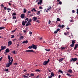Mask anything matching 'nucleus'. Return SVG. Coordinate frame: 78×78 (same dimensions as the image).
<instances>
[{"instance_id": "nucleus-38", "label": "nucleus", "mask_w": 78, "mask_h": 78, "mask_svg": "<svg viewBox=\"0 0 78 78\" xmlns=\"http://www.w3.org/2000/svg\"><path fill=\"white\" fill-rule=\"evenodd\" d=\"M65 26L64 25H62V26H61V27L62 28H64L65 27Z\"/></svg>"}, {"instance_id": "nucleus-17", "label": "nucleus", "mask_w": 78, "mask_h": 78, "mask_svg": "<svg viewBox=\"0 0 78 78\" xmlns=\"http://www.w3.org/2000/svg\"><path fill=\"white\" fill-rule=\"evenodd\" d=\"M12 19H16V16H14L13 14H12Z\"/></svg>"}, {"instance_id": "nucleus-22", "label": "nucleus", "mask_w": 78, "mask_h": 78, "mask_svg": "<svg viewBox=\"0 0 78 78\" xmlns=\"http://www.w3.org/2000/svg\"><path fill=\"white\" fill-rule=\"evenodd\" d=\"M23 13H25L27 12V10L25 9H23Z\"/></svg>"}, {"instance_id": "nucleus-13", "label": "nucleus", "mask_w": 78, "mask_h": 78, "mask_svg": "<svg viewBox=\"0 0 78 78\" xmlns=\"http://www.w3.org/2000/svg\"><path fill=\"white\" fill-rule=\"evenodd\" d=\"M5 51L6 52L8 53L9 52L10 50H9V48H7V49H5Z\"/></svg>"}, {"instance_id": "nucleus-59", "label": "nucleus", "mask_w": 78, "mask_h": 78, "mask_svg": "<svg viewBox=\"0 0 78 78\" xmlns=\"http://www.w3.org/2000/svg\"><path fill=\"white\" fill-rule=\"evenodd\" d=\"M7 9V7H4V9L5 10H6Z\"/></svg>"}, {"instance_id": "nucleus-63", "label": "nucleus", "mask_w": 78, "mask_h": 78, "mask_svg": "<svg viewBox=\"0 0 78 78\" xmlns=\"http://www.w3.org/2000/svg\"><path fill=\"white\" fill-rule=\"evenodd\" d=\"M51 23V21L50 20H49L48 21V24H50Z\"/></svg>"}, {"instance_id": "nucleus-16", "label": "nucleus", "mask_w": 78, "mask_h": 78, "mask_svg": "<svg viewBox=\"0 0 78 78\" xmlns=\"http://www.w3.org/2000/svg\"><path fill=\"white\" fill-rule=\"evenodd\" d=\"M51 76L52 77V76H54L55 74L53 73V72H51Z\"/></svg>"}, {"instance_id": "nucleus-11", "label": "nucleus", "mask_w": 78, "mask_h": 78, "mask_svg": "<svg viewBox=\"0 0 78 78\" xmlns=\"http://www.w3.org/2000/svg\"><path fill=\"white\" fill-rule=\"evenodd\" d=\"M6 48V46H1V49L2 50L5 49Z\"/></svg>"}, {"instance_id": "nucleus-23", "label": "nucleus", "mask_w": 78, "mask_h": 78, "mask_svg": "<svg viewBox=\"0 0 78 78\" xmlns=\"http://www.w3.org/2000/svg\"><path fill=\"white\" fill-rule=\"evenodd\" d=\"M17 29V28H16L14 30H12V33H13L14 32H15L16 30Z\"/></svg>"}, {"instance_id": "nucleus-47", "label": "nucleus", "mask_w": 78, "mask_h": 78, "mask_svg": "<svg viewBox=\"0 0 78 78\" xmlns=\"http://www.w3.org/2000/svg\"><path fill=\"white\" fill-rule=\"evenodd\" d=\"M29 34L32 35V31H29Z\"/></svg>"}, {"instance_id": "nucleus-30", "label": "nucleus", "mask_w": 78, "mask_h": 78, "mask_svg": "<svg viewBox=\"0 0 78 78\" xmlns=\"http://www.w3.org/2000/svg\"><path fill=\"white\" fill-rule=\"evenodd\" d=\"M58 27L61 28V25L60 24H59L58 25Z\"/></svg>"}, {"instance_id": "nucleus-41", "label": "nucleus", "mask_w": 78, "mask_h": 78, "mask_svg": "<svg viewBox=\"0 0 78 78\" xmlns=\"http://www.w3.org/2000/svg\"><path fill=\"white\" fill-rule=\"evenodd\" d=\"M15 37V36L14 35H11V38H14Z\"/></svg>"}, {"instance_id": "nucleus-58", "label": "nucleus", "mask_w": 78, "mask_h": 78, "mask_svg": "<svg viewBox=\"0 0 78 78\" xmlns=\"http://www.w3.org/2000/svg\"><path fill=\"white\" fill-rule=\"evenodd\" d=\"M3 58V57H2L0 58V62L2 60V58Z\"/></svg>"}, {"instance_id": "nucleus-60", "label": "nucleus", "mask_w": 78, "mask_h": 78, "mask_svg": "<svg viewBox=\"0 0 78 78\" xmlns=\"http://www.w3.org/2000/svg\"><path fill=\"white\" fill-rule=\"evenodd\" d=\"M32 20L31 19H30L29 20V22H31L32 21Z\"/></svg>"}, {"instance_id": "nucleus-51", "label": "nucleus", "mask_w": 78, "mask_h": 78, "mask_svg": "<svg viewBox=\"0 0 78 78\" xmlns=\"http://www.w3.org/2000/svg\"><path fill=\"white\" fill-rule=\"evenodd\" d=\"M29 25V24L28 23H27L26 25V27H27Z\"/></svg>"}, {"instance_id": "nucleus-5", "label": "nucleus", "mask_w": 78, "mask_h": 78, "mask_svg": "<svg viewBox=\"0 0 78 78\" xmlns=\"http://www.w3.org/2000/svg\"><path fill=\"white\" fill-rule=\"evenodd\" d=\"M12 64H11L10 63H8L6 65V67L7 68L9 67L10 66L12 65Z\"/></svg>"}, {"instance_id": "nucleus-45", "label": "nucleus", "mask_w": 78, "mask_h": 78, "mask_svg": "<svg viewBox=\"0 0 78 78\" xmlns=\"http://www.w3.org/2000/svg\"><path fill=\"white\" fill-rule=\"evenodd\" d=\"M13 59H12L11 60L10 63L11 64H12V62H13Z\"/></svg>"}, {"instance_id": "nucleus-50", "label": "nucleus", "mask_w": 78, "mask_h": 78, "mask_svg": "<svg viewBox=\"0 0 78 78\" xmlns=\"http://www.w3.org/2000/svg\"><path fill=\"white\" fill-rule=\"evenodd\" d=\"M8 59H10V56L9 55H8Z\"/></svg>"}, {"instance_id": "nucleus-15", "label": "nucleus", "mask_w": 78, "mask_h": 78, "mask_svg": "<svg viewBox=\"0 0 78 78\" xmlns=\"http://www.w3.org/2000/svg\"><path fill=\"white\" fill-rule=\"evenodd\" d=\"M28 41L27 40H26V41H23L22 42V43L23 44H24V43H26V44H27L28 43Z\"/></svg>"}, {"instance_id": "nucleus-31", "label": "nucleus", "mask_w": 78, "mask_h": 78, "mask_svg": "<svg viewBox=\"0 0 78 78\" xmlns=\"http://www.w3.org/2000/svg\"><path fill=\"white\" fill-rule=\"evenodd\" d=\"M5 27H0V30H2L3 29H4Z\"/></svg>"}, {"instance_id": "nucleus-42", "label": "nucleus", "mask_w": 78, "mask_h": 78, "mask_svg": "<svg viewBox=\"0 0 78 78\" xmlns=\"http://www.w3.org/2000/svg\"><path fill=\"white\" fill-rule=\"evenodd\" d=\"M36 22L38 23H40V21L39 20H37L36 21Z\"/></svg>"}, {"instance_id": "nucleus-32", "label": "nucleus", "mask_w": 78, "mask_h": 78, "mask_svg": "<svg viewBox=\"0 0 78 78\" xmlns=\"http://www.w3.org/2000/svg\"><path fill=\"white\" fill-rule=\"evenodd\" d=\"M24 20L25 21H26L27 20V21H28V20H29V18H27H27H26L25 19H24Z\"/></svg>"}, {"instance_id": "nucleus-35", "label": "nucleus", "mask_w": 78, "mask_h": 78, "mask_svg": "<svg viewBox=\"0 0 78 78\" xmlns=\"http://www.w3.org/2000/svg\"><path fill=\"white\" fill-rule=\"evenodd\" d=\"M70 47H73V46H74V44H70Z\"/></svg>"}, {"instance_id": "nucleus-34", "label": "nucleus", "mask_w": 78, "mask_h": 78, "mask_svg": "<svg viewBox=\"0 0 78 78\" xmlns=\"http://www.w3.org/2000/svg\"><path fill=\"white\" fill-rule=\"evenodd\" d=\"M36 71L38 72H39L40 71V70L39 69H37L35 70Z\"/></svg>"}, {"instance_id": "nucleus-6", "label": "nucleus", "mask_w": 78, "mask_h": 78, "mask_svg": "<svg viewBox=\"0 0 78 78\" xmlns=\"http://www.w3.org/2000/svg\"><path fill=\"white\" fill-rule=\"evenodd\" d=\"M37 20V17H33V21L36 22V20Z\"/></svg>"}, {"instance_id": "nucleus-7", "label": "nucleus", "mask_w": 78, "mask_h": 78, "mask_svg": "<svg viewBox=\"0 0 78 78\" xmlns=\"http://www.w3.org/2000/svg\"><path fill=\"white\" fill-rule=\"evenodd\" d=\"M25 16V14H22L20 15V17L22 19H23Z\"/></svg>"}, {"instance_id": "nucleus-62", "label": "nucleus", "mask_w": 78, "mask_h": 78, "mask_svg": "<svg viewBox=\"0 0 78 78\" xmlns=\"http://www.w3.org/2000/svg\"><path fill=\"white\" fill-rule=\"evenodd\" d=\"M72 13H75V10H72Z\"/></svg>"}, {"instance_id": "nucleus-33", "label": "nucleus", "mask_w": 78, "mask_h": 78, "mask_svg": "<svg viewBox=\"0 0 78 78\" xmlns=\"http://www.w3.org/2000/svg\"><path fill=\"white\" fill-rule=\"evenodd\" d=\"M12 53L13 54H15L16 53V52H15V51H12Z\"/></svg>"}, {"instance_id": "nucleus-28", "label": "nucleus", "mask_w": 78, "mask_h": 78, "mask_svg": "<svg viewBox=\"0 0 78 78\" xmlns=\"http://www.w3.org/2000/svg\"><path fill=\"white\" fill-rule=\"evenodd\" d=\"M72 43L73 44H74L75 43V40H72Z\"/></svg>"}, {"instance_id": "nucleus-25", "label": "nucleus", "mask_w": 78, "mask_h": 78, "mask_svg": "<svg viewBox=\"0 0 78 78\" xmlns=\"http://www.w3.org/2000/svg\"><path fill=\"white\" fill-rule=\"evenodd\" d=\"M63 58H62L61 59H60V60H59V62H62L63 61Z\"/></svg>"}, {"instance_id": "nucleus-20", "label": "nucleus", "mask_w": 78, "mask_h": 78, "mask_svg": "<svg viewBox=\"0 0 78 78\" xmlns=\"http://www.w3.org/2000/svg\"><path fill=\"white\" fill-rule=\"evenodd\" d=\"M58 72L62 74H63V72L62 71V70H61L60 69L58 70Z\"/></svg>"}, {"instance_id": "nucleus-36", "label": "nucleus", "mask_w": 78, "mask_h": 78, "mask_svg": "<svg viewBox=\"0 0 78 78\" xmlns=\"http://www.w3.org/2000/svg\"><path fill=\"white\" fill-rule=\"evenodd\" d=\"M16 13H13L12 14V15L14 16H16Z\"/></svg>"}, {"instance_id": "nucleus-46", "label": "nucleus", "mask_w": 78, "mask_h": 78, "mask_svg": "<svg viewBox=\"0 0 78 78\" xmlns=\"http://www.w3.org/2000/svg\"><path fill=\"white\" fill-rule=\"evenodd\" d=\"M45 50L48 51H50V49H45Z\"/></svg>"}, {"instance_id": "nucleus-29", "label": "nucleus", "mask_w": 78, "mask_h": 78, "mask_svg": "<svg viewBox=\"0 0 78 78\" xmlns=\"http://www.w3.org/2000/svg\"><path fill=\"white\" fill-rule=\"evenodd\" d=\"M40 14V11H38L37 12V15H39Z\"/></svg>"}, {"instance_id": "nucleus-3", "label": "nucleus", "mask_w": 78, "mask_h": 78, "mask_svg": "<svg viewBox=\"0 0 78 78\" xmlns=\"http://www.w3.org/2000/svg\"><path fill=\"white\" fill-rule=\"evenodd\" d=\"M25 52H34V51L33 50H32V49H29V50H27L26 51H25Z\"/></svg>"}, {"instance_id": "nucleus-24", "label": "nucleus", "mask_w": 78, "mask_h": 78, "mask_svg": "<svg viewBox=\"0 0 78 78\" xmlns=\"http://www.w3.org/2000/svg\"><path fill=\"white\" fill-rule=\"evenodd\" d=\"M24 38V37L23 36H21L20 38V39H22L23 40V38Z\"/></svg>"}, {"instance_id": "nucleus-52", "label": "nucleus", "mask_w": 78, "mask_h": 78, "mask_svg": "<svg viewBox=\"0 0 78 78\" xmlns=\"http://www.w3.org/2000/svg\"><path fill=\"white\" fill-rule=\"evenodd\" d=\"M59 3L60 5H62V2L61 1H59Z\"/></svg>"}, {"instance_id": "nucleus-1", "label": "nucleus", "mask_w": 78, "mask_h": 78, "mask_svg": "<svg viewBox=\"0 0 78 78\" xmlns=\"http://www.w3.org/2000/svg\"><path fill=\"white\" fill-rule=\"evenodd\" d=\"M77 60V58H72L71 60H70V62H71L73 61V62H75Z\"/></svg>"}, {"instance_id": "nucleus-43", "label": "nucleus", "mask_w": 78, "mask_h": 78, "mask_svg": "<svg viewBox=\"0 0 78 78\" xmlns=\"http://www.w3.org/2000/svg\"><path fill=\"white\" fill-rule=\"evenodd\" d=\"M13 65H14L15 66H16L17 65V63H16V62L15 63H14Z\"/></svg>"}, {"instance_id": "nucleus-56", "label": "nucleus", "mask_w": 78, "mask_h": 78, "mask_svg": "<svg viewBox=\"0 0 78 78\" xmlns=\"http://www.w3.org/2000/svg\"><path fill=\"white\" fill-rule=\"evenodd\" d=\"M9 71V69H5V72H8Z\"/></svg>"}, {"instance_id": "nucleus-9", "label": "nucleus", "mask_w": 78, "mask_h": 78, "mask_svg": "<svg viewBox=\"0 0 78 78\" xmlns=\"http://www.w3.org/2000/svg\"><path fill=\"white\" fill-rule=\"evenodd\" d=\"M12 44V42L11 41H9L8 42V46H9Z\"/></svg>"}, {"instance_id": "nucleus-44", "label": "nucleus", "mask_w": 78, "mask_h": 78, "mask_svg": "<svg viewBox=\"0 0 78 78\" xmlns=\"http://www.w3.org/2000/svg\"><path fill=\"white\" fill-rule=\"evenodd\" d=\"M11 61V59H9V61H8V63H10Z\"/></svg>"}, {"instance_id": "nucleus-2", "label": "nucleus", "mask_w": 78, "mask_h": 78, "mask_svg": "<svg viewBox=\"0 0 78 78\" xmlns=\"http://www.w3.org/2000/svg\"><path fill=\"white\" fill-rule=\"evenodd\" d=\"M49 61H50V59L49 58L48 59V61H46L45 62H44L43 63V65L45 66V65H47L48 64V63L49 62Z\"/></svg>"}, {"instance_id": "nucleus-10", "label": "nucleus", "mask_w": 78, "mask_h": 78, "mask_svg": "<svg viewBox=\"0 0 78 78\" xmlns=\"http://www.w3.org/2000/svg\"><path fill=\"white\" fill-rule=\"evenodd\" d=\"M78 44H75V46L74 48V49L76 50V49L78 48Z\"/></svg>"}, {"instance_id": "nucleus-57", "label": "nucleus", "mask_w": 78, "mask_h": 78, "mask_svg": "<svg viewBox=\"0 0 78 78\" xmlns=\"http://www.w3.org/2000/svg\"><path fill=\"white\" fill-rule=\"evenodd\" d=\"M23 32L25 33H27V31L26 30H23Z\"/></svg>"}, {"instance_id": "nucleus-18", "label": "nucleus", "mask_w": 78, "mask_h": 78, "mask_svg": "<svg viewBox=\"0 0 78 78\" xmlns=\"http://www.w3.org/2000/svg\"><path fill=\"white\" fill-rule=\"evenodd\" d=\"M68 71L70 73H72L73 72V71L71 69H69Z\"/></svg>"}, {"instance_id": "nucleus-64", "label": "nucleus", "mask_w": 78, "mask_h": 78, "mask_svg": "<svg viewBox=\"0 0 78 78\" xmlns=\"http://www.w3.org/2000/svg\"><path fill=\"white\" fill-rule=\"evenodd\" d=\"M52 77V76H48V78H51Z\"/></svg>"}, {"instance_id": "nucleus-26", "label": "nucleus", "mask_w": 78, "mask_h": 78, "mask_svg": "<svg viewBox=\"0 0 78 78\" xmlns=\"http://www.w3.org/2000/svg\"><path fill=\"white\" fill-rule=\"evenodd\" d=\"M33 48V46H29L28 47V48L30 49H31V48Z\"/></svg>"}, {"instance_id": "nucleus-14", "label": "nucleus", "mask_w": 78, "mask_h": 78, "mask_svg": "<svg viewBox=\"0 0 78 78\" xmlns=\"http://www.w3.org/2000/svg\"><path fill=\"white\" fill-rule=\"evenodd\" d=\"M51 9H52L51 7V6H50L48 7V9H47V10L50 11V10H51Z\"/></svg>"}, {"instance_id": "nucleus-39", "label": "nucleus", "mask_w": 78, "mask_h": 78, "mask_svg": "<svg viewBox=\"0 0 78 78\" xmlns=\"http://www.w3.org/2000/svg\"><path fill=\"white\" fill-rule=\"evenodd\" d=\"M57 21H60V18H57Z\"/></svg>"}, {"instance_id": "nucleus-37", "label": "nucleus", "mask_w": 78, "mask_h": 78, "mask_svg": "<svg viewBox=\"0 0 78 78\" xmlns=\"http://www.w3.org/2000/svg\"><path fill=\"white\" fill-rule=\"evenodd\" d=\"M30 76H35V75L34 74H33V73H31L30 74Z\"/></svg>"}, {"instance_id": "nucleus-49", "label": "nucleus", "mask_w": 78, "mask_h": 78, "mask_svg": "<svg viewBox=\"0 0 78 78\" xmlns=\"http://www.w3.org/2000/svg\"><path fill=\"white\" fill-rule=\"evenodd\" d=\"M23 77H26V78H29V77L28 76H26L25 75L23 76Z\"/></svg>"}, {"instance_id": "nucleus-54", "label": "nucleus", "mask_w": 78, "mask_h": 78, "mask_svg": "<svg viewBox=\"0 0 78 78\" xmlns=\"http://www.w3.org/2000/svg\"><path fill=\"white\" fill-rule=\"evenodd\" d=\"M57 33V31H55L54 32V34H56Z\"/></svg>"}, {"instance_id": "nucleus-4", "label": "nucleus", "mask_w": 78, "mask_h": 78, "mask_svg": "<svg viewBox=\"0 0 78 78\" xmlns=\"http://www.w3.org/2000/svg\"><path fill=\"white\" fill-rule=\"evenodd\" d=\"M43 2V0H39V2H38L37 4L38 5H41Z\"/></svg>"}, {"instance_id": "nucleus-53", "label": "nucleus", "mask_w": 78, "mask_h": 78, "mask_svg": "<svg viewBox=\"0 0 78 78\" xmlns=\"http://www.w3.org/2000/svg\"><path fill=\"white\" fill-rule=\"evenodd\" d=\"M39 9H43L42 7L41 6H40L39 7Z\"/></svg>"}, {"instance_id": "nucleus-27", "label": "nucleus", "mask_w": 78, "mask_h": 78, "mask_svg": "<svg viewBox=\"0 0 78 78\" xmlns=\"http://www.w3.org/2000/svg\"><path fill=\"white\" fill-rule=\"evenodd\" d=\"M7 10L8 11H11V9H10L9 8H7Z\"/></svg>"}, {"instance_id": "nucleus-19", "label": "nucleus", "mask_w": 78, "mask_h": 78, "mask_svg": "<svg viewBox=\"0 0 78 78\" xmlns=\"http://www.w3.org/2000/svg\"><path fill=\"white\" fill-rule=\"evenodd\" d=\"M60 49L61 50H65V47H64L63 48L62 47H61Z\"/></svg>"}, {"instance_id": "nucleus-12", "label": "nucleus", "mask_w": 78, "mask_h": 78, "mask_svg": "<svg viewBox=\"0 0 78 78\" xmlns=\"http://www.w3.org/2000/svg\"><path fill=\"white\" fill-rule=\"evenodd\" d=\"M25 24H26V23H25V21L23 20V21H22V25L23 26H25Z\"/></svg>"}, {"instance_id": "nucleus-61", "label": "nucleus", "mask_w": 78, "mask_h": 78, "mask_svg": "<svg viewBox=\"0 0 78 78\" xmlns=\"http://www.w3.org/2000/svg\"><path fill=\"white\" fill-rule=\"evenodd\" d=\"M76 11H77L76 13L78 14V9H76Z\"/></svg>"}, {"instance_id": "nucleus-48", "label": "nucleus", "mask_w": 78, "mask_h": 78, "mask_svg": "<svg viewBox=\"0 0 78 78\" xmlns=\"http://www.w3.org/2000/svg\"><path fill=\"white\" fill-rule=\"evenodd\" d=\"M60 10H61V9H60V8H58V12H60Z\"/></svg>"}, {"instance_id": "nucleus-40", "label": "nucleus", "mask_w": 78, "mask_h": 78, "mask_svg": "<svg viewBox=\"0 0 78 78\" xmlns=\"http://www.w3.org/2000/svg\"><path fill=\"white\" fill-rule=\"evenodd\" d=\"M60 30V29L59 28H58L56 30V31L58 32Z\"/></svg>"}, {"instance_id": "nucleus-8", "label": "nucleus", "mask_w": 78, "mask_h": 78, "mask_svg": "<svg viewBox=\"0 0 78 78\" xmlns=\"http://www.w3.org/2000/svg\"><path fill=\"white\" fill-rule=\"evenodd\" d=\"M33 48L34 49H36L37 48V45H34V44H32Z\"/></svg>"}, {"instance_id": "nucleus-21", "label": "nucleus", "mask_w": 78, "mask_h": 78, "mask_svg": "<svg viewBox=\"0 0 78 78\" xmlns=\"http://www.w3.org/2000/svg\"><path fill=\"white\" fill-rule=\"evenodd\" d=\"M66 75L69 76V77H70L71 76H72L70 75L69 74L67 73Z\"/></svg>"}, {"instance_id": "nucleus-55", "label": "nucleus", "mask_w": 78, "mask_h": 78, "mask_svg": "<svg viewBox=\"0 0 78 78\" xmlns=\"http://www.w3.org/2000/svg\"><path fill=\"white\" fill-rule=\"evenodd\" d=\"M16 40V38H15V39H13V42H15Z\"/></svg>"}]
</instances>
